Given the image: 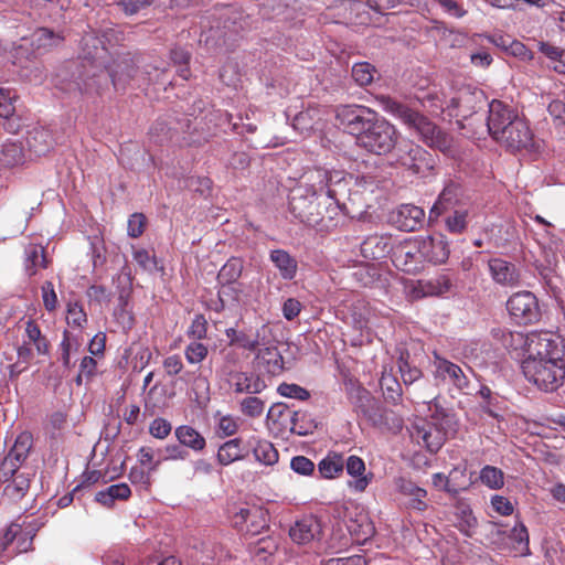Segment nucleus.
<instances>
[{
  "instance_id": "nucleus-38",
  "label": "nucleus",
  "mask_w": 565,
  "mask_h": 565,
  "mask_svg": "<svg viewBox=\"0 0 565 565\" xmlns=\"http://www.w3.org/2000/svg\"><path fill=\"white\" fill-rule=\"evenodd\" d=\"M301 179L306 180L305 190L316 191L317 194H321L329 183L332 182L333 177L326 169L315 168L302 174Z\"/></svg>"
},
{
  "instance_id": "nucleus-9",
  "label": "nucleus",
  "mask_w": 565,
  "mask_h": 565,
  "mask_svg": "<svg viewBox=\"0 0 565 565\" xmlns=\"http://www.w3.org/2000/svg\"><path fill=\"white\" fill-rule=\"evenodd\" d=\"M486 104V95L482 89L470 85L460 87L456 95L449 100L447 109L449 115L467 119Z\"/></svg>"
},
{
  "instance_id": "nucleus-10",
  "label": "nucleus",
  "mask_w": 565,
  "mask_h": 565,
  "mask_svg": "<svg viewBox=\"0 0 565 565\" xmlns=\"http://www.w3.org/2000/svg\"><path fill=\"white\" fill-rule=\"evenodd\" d=\"M520 341L524 342L525 359L545 360L552 359V353L556 350H564V347L548 332H532L523 338L518 333Z\"/></svg>"
},
{
  "instance_id": "nucleus-21",
  "label": "nucleus",
  "mask_w": 565,
  "mask_h": 565,
  "mask_svg": "<svg viewBox=\"0 0 565 565\" xmlns=\"http://www.w3.org/2000/svg\"><path fill=\"white\" fill-rule=\"evenodd\" d=\"M469 198L462 185L450 180L446 183L444 190L439 194L437 202L434 204L431 212L440 214L456 206L466 205Z\"/></svg>"
},
{
  "instance_id": "nucleus-14",
  "label": "nucleus",
  "mask_w": 565,
  "mask_h": 565,
  "mask_svg": "<svg viewBox=\"0 0 565 565\" xmlns=\"http://www.w3.org/2000/svg\"><path fill=\"white\" fill-rule=\"evenodd\" d=\"M516 119H522L519 114L501 100H492L489 104L487 127L490 136L495 140L502 132L508 130Z\"/></svg>"
},
{
  "instance_id": "nucleus-64",
  "label": "nucleus",
  "mask_w": 565,
  "mask_h": 565,
  "mask_svg": "<svg viewBox=\"0 0 565 565\" xmlns=\"http://www.w3.org/2000/svg\"><path fill=\"white\" fill-rule=\"evenodd\" d=\"M547 110L556 126H565V98L552 100L548 104Z\"/></svg>"
},
{
  "instance_id": "nucleus-34",
  "label": "nucleus",
  "mask_w": 565,
  "mask_h": 565,
  "mask_svg": "<svg viewBox=\"0 0 565 565\" xmlns=\"http://www.w3.org/2000/svg\"><path fill=\"white\" fill-rule=\"evenodd\" d=\"M29 150L36 156L45 154L53 147L52 134L45 128H34L26 138Z\"/></svg>"
},
{
  "instance_id": "nucleus-44",
  "label": "nucleus",
  "mask_w": 565,
  "mask_h": 565,
  "mask_svg": "<svg viewBox=\"0 0 565 565\" xmlns=\"http://www.w3.org/2000/svg\"><path fill=\"white\" fill-rule=\"evenodd\" d=\"M30 478L26 473H19L18 476L11 478L10 481H7L6 487L3 489V493L7 498L12 501L21 500L30 488Z\"/></svg>"
},
{
  "instance_id": "nucleus-13",
  "label": "nucleus",
  "mask_w": 565,
  "mask_h": 565,
  "mask_svg": "<svg viewBox=\"0 0 565 565\" xmlns=\"http://www.w3.org/2000/svg\"><path fill=\"white\" fill-rule=\"evenodd\" d=\"M409 431L412 438L415 439L417 444H423L427 450L433 454H436L443 447L447 438L451 436L448 431H445L425 419L415 422Z\"/></svg>"
},
{
  "instance_id": "nucleus-53",
  "label": "nucleus",
  "mask_w": 565,
  "mask_h": 565,
  "mask_svg": "<svg viewBox=\"0 0 565 565\" xmlns=\"http://www.w3.org/2000/svg\"><path fill=\"white\" fill-rule=\"evenodd\" d=\"M480 480L491 489H500L504 484L502 470L493 466H486L481 469Z\"/></svg>"
},
{
  "instance_id": "nucleus-24",
  "label": "nucleus",
  "mask_w": 565,
  "mask_h": 565,
  "mask_svg": "<svg viewBox=\"0 0 565 565\" xmlns=\"http://www.w3.org/2000/svg\"><path fill=\"white\" fill-rule=\"evenodd\" d=\"M488 267L492 279L505 287H515L520 284V271L516 266L503 258H491Z\"/></svg>"
},
{
  "instance_id": "nucleus-30",
  "label": "nucleus",
  "mask_w": 565,
  "mask_h": 565,
  "mask_svg": "<svg viewBox=\"0 0 565 565\" xmlns=\"http://www.w3.org/2000/svg\"><path fill=\"white\" fill-rule=\"evenodd\" d=\"M269 259L278 269L282 279L291 280L296 277L298 263L287 250L273 249L269 254Z\"/></svg>"
},
{
  "instance_id": "nucleus-56",
  "label": "nucleus",
  "mask_w": 565,
  "mask_h": 565,
  "mask_svg": "<svg viewBox=\"0 0 565 565\" xmlns=\"http://www.w3.org/2000/svg\"><path fill=\"white\" fill-rule=\"evenodd\" d=\"M241 412L248 417H259L264 413L265 402L257 396H248L239 403Z\"/></svg>"
},
{
  "instance_id": "nucleus-58",
  "label": "nucleus",
  "mask_w": 565,
  "mask_h": 565,
  "mask_svg": "<svg viewBox=\"0 0 565 565\" xmlns=\"http://www.w3.org/2000/svg\"><path fill=\"white\" fill-rule=\"evenodd\" d=\"M430 423L448 431L451 436L457 433L459 426V422L452 408H448L441 415L430 420Z\"/></svg>"
},
{
  "instance_id": "nucleus-48",
  "label": "nucleus",
  "mask_w": 565,
  "mask_h": 565,
  "mask_svg": "<svg viewBox=\"0 0 565 565\" xmlns=\"http://www.w3.org/2000/svg\"><path fill=\"white\" fill-rule=\"evenodd\" d=\"M32 446L33 437L31 433L23 431L17 437L14 445L12 446L8 455L11 458H14V460H17L18 462L23 463L26 460Z\"/></svg>"
},
{
  "instance_id": "nucleus-20",
  "label": "nucleus",
  "mask_w": 565,
  "mask_h": 565,
  "mask_svg": "<svg viewBox=\"0 0 565 565\" xmlns=\"http://www.w3.org/2000/svg\"><path fill=\"white\" fill-rule=\"evenodd\" d=\"M321 534V522L313 515H305L289 529V536L297 544H308L315 540H320Z\"/></svg>"
},
{
  "instance_id": "nucleus-17",
  "label": "nucleus",
  "mask_w": 565,
  "mask_h": 565,
  "mask_svg": "<svg viewBox=\"0 0 565 565\" xmlns=\"http://www.w3.org/2000/svg\"><path fill=\"white\" fill-rule=\"evenodd\" d=\"M137 63L130 53L115 60L111 65H107V81L110 78L117 90L125 89L137 74Z\"/></svg>"
},
{
  "instance_id": "nucleus-1",
  "label": "nucleus",
  "mask_w": 565,
  "mask_h": 565,
  "mask_svg": "<svg viewBox=\"0 0 565 565\" xmlns=\"http://www.w3.org/2000/svg\"><path fill=\"white\" fill-rule=\"evenodd\" d=\"M335 119L369 152L382 156L390 153L396 146L395 127L369 107L340 105L335 109Z\"/></svg>"
},
{
  "instance_id": "nucleus-45",
  "label": "nucleus",
  "mask_w": 565,
  "mask_h": 565,
  "mask_svg": "<svg viewBox=\"0 0 565 565\" xmlns=\"http://www.w3.org/2000/svg\"><path fill=\"white\" fill-rule=\"evenodd\" d=\"M25 270L29 276L35 275L39 267L45 268L47 266L44 248L42 246L29 245L25 249Z\"/></svg>"
},
{
  "instance_id": "nucleus-7",
  "label": "nucleus",
  "mask_w": 565,
  "mask_h": 565,
  "mask_svg": "<svg viewBox=\"0 0 565 565\" xmlns=\"http://www.w3.org/2000/svg\"><path fill=\"white\" fill-rule=\"evenodd\" d=\"M507 309L520 326L537 323L542 318L539 300L531 291H519L510 296L507 301Z\"/></svg>"
},
{
  "instance_id": "nucleus-8",
  "label": "nucleus",
  "mask_w": 565,
  "mask_h": 565,
  "mask_svg": "<svg viewBox=\"0 0 565 565\" xmlns=\"http://www.w3.org/2000/svg\"><path fill=\"white\" fill-rule=\"evenodd\" d=\"M397 162L414 174L426 175L435 167V158L413 142H403L396 149Z\"/></svg>"
},
{
  "instance_id": "nucleus-27",
  "label": "nucleus",
  "mask_w": 565,
  "mask_h": 565,
  "mask_svg": "<svg viewBox=\"0 0 565 565\" xmlns=\"http://www.w3.org/2000/svg\"><path fill=\"white\" fill-rule=\"evenodd\" d=\"M393 248L391 236L374 234L362 242L361 254L364 258L376 260L384 258L390 253L393 254Z\"/></svg>"
},
{
  "instance_id": "nucleus-36",
  "label": "nucleus",
  "mask_w": 565,
  "mask_h": 565,
  "mask_svg": "<svg viewBox=\"0 0 565 565\" xmlns=\"http://www.w3.org/2000/svg\"><path fill=\"white\" fill-rule=\"evenodd\" d=\"M257 359L270 375H278L284 371V358L276 347L259 350Z\"/></svg>"
},
{
  "instance_id": "nucleus-31",
  "label": "nucleus",
  "mask_w": 565,
  "mask_h": 565,
  "mask_svg": "<svg viewBox=\"0 0 565 565\" xmlns=\"http://www.w3.org/2000/svg\"><path fill=\"white\" fill-rule=\"evenodd\" d=\"M347 392L348 398L358 416H362L375 399L366 388L352 381L347 383Z\"/></svg>"
},
{
  "instance_id": "nucleus-35",
  "label": "nucleus",
  "mask_w": 565,
  "mask_h": 565,
  "mask_svg": "<svg viewBox=\"0 0 565 565\" xmlns=\"http://www.w3.org/2000/svg\"><path fill=\"white\" fill-rule=\"evenodd\" d=\"M174 435L181 446L194 451H202L206 446L205 438L192 426L181 425L175 428Z\"/></svg>"
},
{
  "instance_id": "nucleus-49",
  "label": "nucleus",
  "mask_w": 565,
  "mask_h": 565,
  "mask_svg": "<svg viewBox=\"0 0 565 565\" xmlns=\"http://www.w3.org/2000/svg\"><path fill=\"white\" fill-rule=\"evenodd\" d=\"M380 385L386 401L393 404L401 401L403 394L402 386L391 373L383 372Z\"/></svg>"
},
{
  "instance_id": "nucleus-32",
  "label": "nucleus",
  "mask_w": 565,
  "mask_h": 565,
  "mask_svg": "<svg viewBox=\"0 0 565 565\" xmlns=\"http://www.w3.org/2000/svg\"><path fill=\"white\" fill-rule=\"evenodd\" d=\"M454 284L448 275H438L431 279L418 280L416 290L423 297L426 296H441L452 291Z\"/></svg>"
},
{
  "instance_id": "nucleus-57",
  "label": "nucleus",
  "mask_w": 565,
  "mask_h": 565,
  "mask_svg": "<svg viewBox=\"0 0 565 565\" xmlns=\"http://www.w3.org/2000/svg\"><path fill=\"white\" fill-rule=\"evenodd\" d=\"M62 40L61 35L46 28H40L33 33V44L39 49L57 45Z\"/></svg>"
},
{
  "instance_id": "nucleus-3",
  "label": "nucleus",
  "mask_w": 565,
  "mask_h": 565,
  "mask_svg": "<svg viewBox=\"0 0 565 565\" xmlns=\"http://www.w3.org/2000/svg\"><path fill=\"white\" fill-rule=\"evenodd\" d=\"M331 200V190L323 198L316 191L305 190L303 183H300L290 192L289 210L299 222L319 232H329L337 227L340 215V207Z\"/></svg>"
},
{
  "instance_id": "nucleus-60",
  "label": "nucleus",
  "mask_w": 565,
  "mask_h": 565,
  "mask_svg": "<svg viewBox=\"0 0 565 565\" xmlns=\"http://www.w3.org/2000/svg\"><path fill=\"white\" fill-rule=\"evenodd\" d=\"M66 321L68 326L83 328V326L87 322V316L83 310V307L77 302H70L67 305Z\"/></svg>"
},
{
  "instance_id": "nucleus-59",
  "label": "nucleus",
  "mask_w": 565,
  "mask_h": 565,
  "mask_svg": "<svg viewBox=\"0 0 565 565\" xmlns=\"http://www.w3.org/2000/svg\"><path fill=\"white\" fill-rule=\"evenodd\" d=\"M17 96L8 88L0 87V117L9 118L15 111Z\"/></svg>"
},
{
  "instance_id": "nucleus-5",
  "label": "nucleus",
  "mask_w": 565,
  "mask_h": 565,
  "mask_svg": "<svg viewBox=\"0 0 565 565\" xmlns=\"http://www.w3.org/2000/svg\"><path fill=\"white\" fill-rule=\"evenodd\" d=\"M564 350H556L552 359H524L522 371L527 381L545 392L556 391L565 379Z\"/></svg>"
},
{
  "instance_id": "nucleus-41",
  "label": "nucleus",
  "mask_w": 565,
  "mask_h": 565,
  "mask_svg": "<svg viewBox=\"0 0 565 565\" xmlns=\"http://www.w3.org/2000/svg\"><path fill=\"white\" fill-rule=\"evenodd\" d=\"M477 395L482 399L480 403L481 409L493 418L501 417L500 413L502 407V399L498 394H493L490 387L481 385L477 391Z\"/></svg>"
},
{
  "instance_id": "nucleus-61",
  "label": "nucleus",
  "mask_w": 565,
  "mask_h": 565,
  "mask_svg": "<svg viewBox=\"0 0 565 565\" xmlns=\"http://www.w3.org/2000/svg\"><path fill=\"white\" fill-rule=\"evenodd\" d=\"M207 347L198 341L188 344L184 351L188 362L192 364L202 362L207 356Z\"/></svg>"
},
{
  "instance_id": "nucleus-43",
  "label": "nucleus",
  "mask_w": 565,
  "mask_h": 565,
  "mask_svg": "<svg viewBox=\"0 0 565 565\" xmlns=\"http://www.w3.org/2000/svg\"><path fill=\"white\" fill-rule=\"evenodd\" d=\"M344 458L342 455L330 452L318 463V471L321 478L332 479L342 473Z\"/></svg>"
},
{
  "instance_id": "nucleus-26",
  "label": "nucleus",
  "mask_w": 565,
  "mask_h": 565,
  "mask_svg": "<svg viewBox=\"0 0 565 565\" xmlns=\"http://www.w3.org/2000/svg\"><path fill=\"white\" fill-rule=\"evenodd\" d=\"M278 539L271 535L260 537L249 543L248 552L256 565H271L273 557L278 551Z\"/></svg>"
},
{
  "instance_id": "nucleus-19",
  "label": "nucleus",
  "mask_w": 565,
  "mask_h": 565,
  "mask_svg": "<svg viewBox=\"0 0 565 565\" xmlns=\"http://www.w3.org/2000/svg\"><path fill=\"white\" fill-rule=\"evenodd\" d=\"M225 380L236 394L256 395L267 387L260 375L255 373L228 370Z\"/></svg>"
},
{
  "instance_id": "nucleus-40",
  "label": "nucleus",
  "mask_w": 565,
  "mask_h": 565,
  "mask_svg": "<svg viewBox=\"0 0 565 565\" xmlns=\"http://www.w3.org/2000/svg\"><path fill=\"white\" fill-rule=\"evenodd\" d=\"M398 489L401 493L411 498L408 503L411 508L418 511H424L427 508V504L424 501L427 495V491L425 489L416 486L413 481L405 479L399 480Z\"/></svg>"
},
{
  "instance_id": "nucleus-6",
  "label": "nucleus",
  "mask_w": 565,
  "mask_h": 565,
  "mask_svg": "<svg viewBox=\"0 0 565 565\" xmlns=\"http://www.w3.org/2000/svg\"><path fill=\"white\" fill-rule=\"evenodd\" d=\"M491 544L502 552H515L520 555L530 553L529 532L522 522H518L511 530L494 525L489 534Z\"/></svg>"
},
{
  "instance_id": "nucleus-28",
  "label": "nucleus",
  "mask_w": 565,
  "mask_h": 565,
  "mask_svg": "<svg viewBox=\"0 0 565 565\" xmlns=\"http://www.w3.org/2000/svg\"><path fill=\"white\" fill-rule=\"evenodd\" d=\"M248 449L243 445L242 438H233L218 447L216 459L221 466H228L235 461L244 460Z\"/></svg>"
},
{
  "instance_id": "nucleus-2",
  "label": "nucleus",
  "mask_w": 565,
  "mask_h": 565,
  "mask_svg": "<svg viewBox=\"0 0 565 565\" xmlns=\"http://www.w3.org/2000/svg\"><path fill=\"white\" fill-rule=\"evenodd\" d=\"M82 61L68 62L56 75V86L66 93H90L107 85V49L102 41L87 34L82 39Z\"/></svg>"
},
{
  "instance_id": "nucleus-51",
  "label": "nucleus",
  "mask_w": 565,
  "mask_h": 565,
  "mask_svg": "<svg viewBox=\"0 0 565 565\" xmlns=\"http://www.w3.org/2000/svg\"><path fill=\"white\" fill-rule=\"evenodd\" d=\"M225 334L230 339V345H238L248 351H255L259 344L257 337L253 338L243 331L235 330L234 328L226 329Z\"/></svg>"
},
{
  "instance_id": "nucleus-52",
  "label": "nucleus",
  "mask_w": 565,
  "mask_h": 565,
  "mask_svg": "<svg viewBox=\"0 0 565 565\" xmlns=\"http://www.w3.org/2000/svg\"><path fill=\"white\" fill-rule=\"evenodd\" d=\"M376 73V68L367 62L355 63L351 72L352 78L360 86L371 84Z\"/></svg>"
},
{
  "instance_id": "nucleus-39",
  "label": "nucleus",
  "mask_w": 565,
  "mask_h": 565,
  "mask_svg": "<svg viewBox=\"0 0 565 565\" xmlns=\"http://www.w3.org/2000/svg\"><path fill=\"white\" fill-rule=\"evenodd\" d=\"M130 494L131 491L127 483H117L97 492L95 500L104 507L111 508L116 500H127Z\"/></svg>"
},
{
  "instance_id": "nucleus-46",
  "label": "nucleus",
  "mask_w": 565,
  "mask_h": 565,
  "mask_svg": "<svg viewBox=\"0 0 565 565\" xmlns=\"http://www.w3.org/2000/svg\"><path fill=\"white\" fill-rule=\"evenodd\" d=\"M252 450L255 459L260 463L271 466L278 461V451L268 440H256Z\"/></svg>"
},
{
  "instance_id": "nucleus-12",
  "label": "nucleus",
  "mask_w": 565,
  "mask_h": 565,
  "mask_svg": "<svg viewBox=\"0 0 565 565\" xmlns=\"http://www.w3.org/2000/svg\"><path fill=\"white\" fill-rule=\"evenodd\" d=\"M268 513L260 507L239 509L233 516L234 526L245 535L255 536L269 527Z\"/></svg>"
},
{
  "instance_id": "nucleus-22",
  "label": "nucleus",
  "mask_w": 565,
  "mask_h": 565,
  "mask_svg": "<svg viewBox=\"0 0 565 565\" xmlns=\"http://www.w3.org/2000/svg\"><path fill=\"white\" fill-rule=\"evenodd\" d=\"M345 516L347 529L355 543L364 544L374 535V524L365 512H349Z\"/></svg>"
},
{
  "instance_id": "nucleus-4",
  "label": "nucleus",
  "mask_w": 565,
  "mask_h": 565,
  "mask_svg": "<svg viewBox=\"0 0 565 565\" xmlns=\"http://www.w3.org/2000/svg\"><path fill=\"white\" fill-rule=\"evenodd\" d=\"M377 102L384 111L398 118L408 129L417 134L428 147L436 148L444 153L451 151L452 138L426 116L386 95L379 96Z\"/></svg>"
},
{
  "instance_id": "nucleus-55",
  "label": "nucleus",
  "mask_w": 565,
  "mask_h": 565,
  "mask_svg": "<svg viewBox=\"0 0 565 565\" xmlns=\"http://www.w3.org/2000/svg\"><path fill=\"white\" fill-rule=\"evenodd\" d=\"M449 480L448 493L457 495L460 491L466 490L468 482L466 480V469L456 467L447 476Z\"/></svg>"
},
{
  "instance_id": "nucleus-47",
  "label": "nucleus",
  "mask_w": 565,
  "mask_h": 565,
  "mask_svg": "<svg viewBox=\"0 0 565 565\" xmlns=\"http://www.w3.org/2000/svg\"><path fill=\"white\" fill-rule=\"evenodd\" d=\"M242 271L243 260L232 257L220 269L217 279L222 285H232L241 277Z\"/></svg>"
},
{
  "instance_id": "nucleus-11",
  "label": "nucleus",
  "mask_w": 565,
  "mask_h": 565,
  "mask_svg": "<svg viewBox=\"0 0 565 565\" xmlns=\"http://www.w3.org/2000/svg\"><path fill=\"white\" fill-rule=\"evenodd\" d=\"M392 262L394 266L407 274H416L424 268L420 249L416 237L399 242L393 248Z\"/></svg>"
},
{
  "instance_id": "nucleus-25",
  "label": "nucleus",
  "mask_w": 565,
  "mask_h": 565,
  "mask_svg": "<svg viewBox=\"0 0 565 565\" xmlns=\"http://www.w3.org/2000/svg\"><path fill=\"white\" fill-rule=\"evenodd\" d=\"M424 217L425 212L422 207L403 204L392 214V222L401 231L413 232L422 226Z\"/></svg>"
},
{
  "instance_id": "nucleus-62",
  "label": "nucleus",
  "mask_w": 565,
  "mask_h": 565,
  "mask_svg": "<svg viewBox=\"0 0 565 565\" xmlns=\"http://www.w3.org/2000/svg\"><path fill=\"white\" fill-rule=\"evenodd\" d=\"M277 392L285 397L306 401L310 397V393L298 384L281 383Z\"/></svg>"
},
{
  "instance_id": "nucleus-15",
  "label": "nucleus",
  "mask_w": 565,
  "mask_h": 565,
  "mask_svg": "<svg viewBox=\"0 0 565 565\" xmlns=\"http://www.w3.org/2000/svg\"><path fill=\"white\" fill-rule=\"evenodd\" d=\"M495 141L508 151L516 152L533 146V134L525 119H516Z\"/></svg>"
},
{
  "instance_id": "nucleus-33",
  "label": "nucleus",
  "mask_w": 565,
  "mask_h": 565,
  "mask_svg": "<svg viewBox=\"0 0 565 565\" xmlns=\"http://www.w3.org/2000/svg\"><path fill=\"white\" fill-rule=\"evenodd\" d=\"M25 150L22 141L7 140L0 151V163L8 168H13L24 163Z\"/></svg>"
},
{
  "instance_id": "nucleus-23",
  "label": "nucleus",
  "mask_w": 565,
  "mask_h": 565,
  "mask_svg": "<svg viewBox=\"0 0 565 565\" xmlns=\"http://www.w3.org/2000/svg\"><path fill=\"white\" fill-rule=\"evenodd\" d=\"M362 417L374 427L399 430L402 419L388 411L379 399H374Z\"/></svg>"
},
{
  "instance_id": "nucleus-42",
  "label": "nucleus",
  "mask_w": 565,
  "mask_h": 565,
  "mask_svg": "<svg viewBox=\"0 0 565 565\" xmlns=\"http://www.w3.org/2000/svg\"><path fill=\"white\" fill-rule=\"evenodd\" d=\"M344 467L350 476L359 477L353 483L354 489L358 491H364L371 480L370 478L364 476V461L358 456H350L347 460H344Z\"/></svg>"
},
{
  "instance_id": "nucleus-29",
  "label": "nucleus",
  "mask_w": 565,
  "mask_h": 565,
  "mask_svg": "<svg viewBox=\"0 0 565 565\" xmlns=\"http://www.w3.org/2000/svg\"><path fill=\"white\" fill-rule=\"evenodd\" d=\"M321 121L322 110L319 107H308L295 116L292 127L295 130L299 131L300 135L307 137L319 128Z\"/></svg>"
},
{
  "instance_id": "nucleus-50",
  "label": "nucleus",
  "mask_w": 565,
  "mask_h": 565,
  "mask_svg": "<svg viewBox=\"0 0 565 565\" xmlns=\"http://www.w3.org/2000/svg\"><path fill=\"white\" fill-rule=\"evenodd\" d=\"M179 381L186 385H191L193 392L196 397L202 395L203 393L209 392V381L205 376L202 375L199 371H185L180 373Z\"/></svg>"
},
{
  "instance_id": "nucleus-16",
  "label": "nucleus",
  "mask_w": 565,
  "mask_h": 565,
  "mask_svg": "<svg viewBox=\"0 0 565 565\" xmlns=\"http://www.w3.org/2000/svg\"><path fill=\"white\" fill-rule=\"evenodd\" d=\"M435 365L437 373L444 379L448 377L457 390L467 395L472 394L473 387L469 374L475 376V372L471 367H467L465 372L461 366L439 356L436 358Z\"/></svg>"
},
{
  "instance_id": "nucleus-63",
  "label": "nucleus",
  "mask_w": 565,
  "mask_h": 565,
  "mask_svg": "<svg viewBox=\"0 0 565 565\" xmlns=\"http://www.w3.org/2000/svg\"><path fill=\"white\" fill-rule=\"evenodd\" d=\"M446 225L451 233H462L467 227V211L455 210L454 214L446 218Z\"/></svg>"
},
{
  "instance_id": "nucleus-54",
  "label": "nucleus",
  "mask_w": 565,
  "mask_h": 565,
  "mask_svg": "<svg viewBox=\"0 0 565 565\" xmlns=\"http://www.w3.org/2000/svg\"><path fill=\"white\" fill-rule=\"evenodd\" d=\"M130 297V290L129 289H121L118 296V308L115 311V316L117 317L120 322L127 327L131 328L134 326V317L132 315L127 311L126 307L128 305V300Z\"/></svg>"
},
{
  "instance_id": "nucleus-37",
  "label": "nucleus",
  "mask_w": 565,
  "mask_h": 565,
  "mask_svg": "<svg viewBox=\"0 0 565 565\" xmlns=\"http://www.w3.org/2000/svg\"><path fill=\"white\" fill-rule=\"evenodd\" d=\"M290 430L299 436L312 434L318 428L316 418L306 411H296L290 415Z\"/></svg>"
},
{
  "instance_id": "nucleus-18",
  "label": "nucleus",
  "mask_w": 565,
  "mask_h": 565,
  "mask_svg": "<svg viewBox=\"0 0 565 565\" xmlns=\"http://www.w3.org/2000/svg\"><path fill=\"white\" fill-rule=\"evenodd\" d=\"M416 239L424 265L426 263L443 264L448 259V243L443 235L417 236Z\"/></svg>"
}]
</instances>
